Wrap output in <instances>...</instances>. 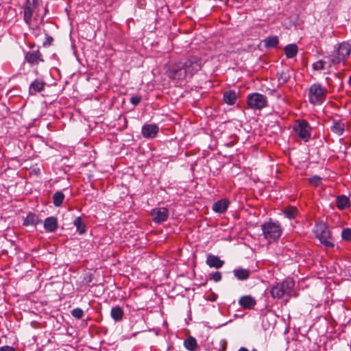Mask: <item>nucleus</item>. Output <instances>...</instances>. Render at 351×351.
<instances>
[{"instance_id":"f257e3e1","label":"nucleus","mask_w":351,"mask_h":351,"mask_svg":"<svg viewBox=\"0 0 351 351\" xmlns=\"http://www.w3.org/2000/svg\"><path fill=\"white\" fill-rule=\"evenodd\" d=\"M295 286L294 281L291 278H287L280 283L274 285L270 289L271 295L274 298H282L287 295L290 296Z\"/></svg>"},{"instance_id":"f03ea898","label":"nucleus","mask_w":351,"mask_h":351,"mask_svg":"<svg viewBox=\"0 0 351 351\" xmlns=\"http://www.w3.org/2000/svg\"><path fill=\"white\" fill-rule=\"evenodd\" d=\"M327 93L326 88L319 84H314L311 85L308 90V99L310 103L316 105L321 104L324 102Z\"/></svg>"},{"instance_id":"7ed1b4c3","label":"nucleus","mask_w":351,"mask_h":351,"mask_svg":"<svg viewBox=\"0 0 351 351\" xmlns=\"http://www.w3.org/2000/svg\"><path fill=\"white\" fill-rule=\"evenodd\" d=\"M262 230L264 237L269 242L276 241L281 235V228L275 222L269 221L262 225Z\"/></svg>"},{"instance_id":"20e7f679","label":"nucleus","mask_w":351,"mask_h":351,"mask_svg":"<svg viewBox=\"0 0 351 351\" xmlns=\"http://www.w3.org/2000/svg\"><path fill=\"white\" fill-rule=\"evenodd\" d=\"M350 45L346 42L339 44L337 50L330 56L331 65L338 64L341 61L346 60L350 54Z\"/></svg>"},{"instance_id":"39448f33","label":"nucleus","mask_w":351,"mask_h":351,"mask_svg":"<svg viewBox=\"0 0 351 351\" xmlns=\"http://www.w3.org/2000/svg\"><path fill=\"white\" fill-rule=\"evenodd\" d=\"M167 75L174 80H184L189 76L182 62H178L170 66L167 71Z\"/></svg>"},{"instance_id":"423d86ee","label":"nucleus","mask_w":351,"mask_h":351,"mask_svg":"<svg viewBox=\"0 0 351 351\" xmlns=\"http://www.w3.org/2000/svg\"><path fill=\"white\" fill-rule=\"evenodd\" d=\"M317 235L320 242L326 247H332L333 243L331 241L330 232L325 223H320L317 226Z\"/></svg>"},{"instance_id":"0eeeda50","label":"nucleus","mask_w":351,"mask_h":351,"mask_svg":"<svg viewBox=\"0 0 351 351\" xmlns=\"http://www.w3.org/2000/svg\"><path fill=\"white\" fill-rule=\"evenodd\" d=\"M189 77H191L195 73L199 71L202 66V61L197 57L192 56L182 62Z\"/></svg>"},{"instance_id":"6e6552de","label":"nucleus","mask_w":351,"mask_h":351,"mask_svg":"<svg viewBox=\"0 0 351 351\" xmlns=\"http://www.w3.org/2000/svg\"><path fill=\"white\" fill-rule=\"evenodd\" d=\"M267 98L259 93H252L247 97V104L253 109H261L266 106Z\"/></svg>"},{"instance_id":"1a4fd4ad","label":"nucleus","mask_w":351,"mask_h":351,"mask_svg":"<svg viewBox=\"0 0 351 351\" xmlns=\"http://www.w3.org/2000/svg\"><path fill=\"white\" fill-rule=\"evenodd\" d=\"M38 7V0H27V3L24 9V21L26 23H31L33 14L36 12Z\"/></svg>"},{"instance_id":"9d476101","label":"nucleus","mask_w":351,"mask_h":351,"mask_svg":"<svg viewBox=\"0 0 351 351\" xmlns=\"http://www.w3.org/2000/svg\"><path fill=\"white\" fill-rule=\"evenodd\" d=\"M151 215L153 221L159 223L167 220L169 216V213L166 208H156L152 210Z\"/></svg>"},{"instance_id":"9b49d317","label":"nucleus","mask_w":351,"mask_h":351,"mask_svg":"<svg viewBox=\"0 0 351 351\" xmlns=\"http://www.w3.org/2000/svg\"><path fill=\"white\" fill-rule=\"evenodd\" d=\"M293 132H310L312 128L305 120H296L293 125Z\"/></svg>"},{"instance_id":"f8f14e48","label":"nucleus","mask_w":351,"mask_h":351,"mask_svg":"<svg viewBox=\"0 0 351 351\" xmlns=\"http://www.w3.org/2000/svg\"><path fill=\"white\" fill-rule=\"evenodd\" d=\"M256 300L250 295L242 296L239 300V305L244 308H252L256 304Z\"/></svg>"},{"instance_id":"ddd939ff","label":"nucleus","mask_w":351,"mask_h":351,"mask_svg":"<svg viewBox=\"0 0 351 351\" xmlns=\"http://www.w3.org/2000/svg\"><path fill=\"white\" fill-rule=\"evenodd\" d=\"M25 60L32 64H38L40 61H43V60L41 59V53L39 51H33L27 53Z\"/></svg>"},{"instance_id":"4468645a","label":"nucleus","mask_w":351,"mask_h":351,"mask_svg":"<svg viewBox=\"0 0 351 351\" xmlns=\"http://www.w3.org/2000/svg\"><path fill=\"white\" fill-rule=\"evenodd\" d=\"M206 263L210 267L219 269L223 266L224 263L218 256L209 254L207 256Z\"/></svg>"},{"instance_id":"2eb2a0df","label":"nucleus","mask_w":351,"mask_h":351,"mask_svg":"<svg viewBox=\"0 0 351 351\" xmlns=\"http://www.w3.org/2000/svg\"><path fill=\"white\" fill-rule=\"evenodd\" d=\"M45 83L43 80H35L29 86V93L34 95L43 90Z\"/></svg>"},{"instance_id":"dca6fc26","label":"nucleus","mask_w":351,"mask_h":351,"mask_svg":"<svg viewBox=\"0 0 351 351\" xmlns=\"http://www.w3.org/2000/svg\"><path fill=\"white\" fill-rule=\"evenodd\" d=\"M237 93L234 90H230L223 93V101L228 105H234L237 101Z\"/></svg>"},{"instance_id":"f3484780","label":"nucleus","mask_w":351,"mask_h":351,"mask_svg":"<svg viewBox=\"0 0 351 351\" xmlns=\"http://www.w3.org/2000/svg\"><path fill=\"white\" fill-rule=\"evenodd\" d=\"M44 228L48 232H53L58 228L56 218L53 217H48L45 220Z\"/></svg>"},{"instance_id":"a211bd4d","label":"nucleus","mask_w":351,"mask_h":351,"mask_svg":"<svg viewBox=\"0 0 351 351\" xmlns=\"http://www.w3.org/2000/svg\"><path fill=\"white\" fill-rule=\"evenodd\" d=\"M228 202L225 199H221L213 205V210L216 213H223L228 208Z\"/></svg>"},{"instance_id":"6ab92c4d","label":"nucleus","mask_w":351,"mask_h":351,"mask_svg":"<svg viewBox=\"0 0 351 351\" xmlns=\"http://www.w3.org/2000/svg\"><path fill=\"white\" fill-rule=\"evenodd\" d=\"M298 51V47L295 44H289L285 47V53L287 58L295 57Z\"/></svg>"},{"instance_id":"aec40b11","label":"nucleus","mask_w":351,"mask_h":351,"mask_svg":"<svg viewBox=\"0 0 351 351\" xmlns=\"http://www.w3.org/2000/svg\"><path fill=\"white\" fill-rule=\"evenodd\" d=\"M184 346L189 351H195L197 348V341L193 337L189 336L184 340Z\"/></svg>"},{"instance_id":"412c9836","label":"nucleus","mask_w":351,"mask_h":351,"mask_svg":"<svg viewBox=\"0 0 351 351\" xmlns=\"http://www.w3.org/2000/svg\"><path fill=\"white\" fill-rule=\"evenodd\" d=\"M41 223V220L38 219V217L34 213H29L27 215L26 218L24 220V225H36L38 223Z\"/></svg>"},{"instance_id":"4be33fe9","label":"nucleus","mask_w":351,"mask_h":351,"mask_svg":"<svg viewBox=\"0 0 351 351\" xmlns=\"http://www.w3.org/2000/svg\"><path fill=\"white\" fill-rule=\"evenodd\" d=\"M235 277L240 280H246L250 276V271L245 269L240 268L234 270Z\"/></svg>"},{"instance_id":"5701e85b","label":"nucleus","mask_w":351,"mask_h":351,"mask_svg":"<svg viewBox=\"0 0 351 351\" xmlns=\"http://www.w3.org/2000/svg\"><path fill=\"white\" fill-rule=\"evenodd\" d=\"M337 206L339 209L343 210L349 206V199L345 195H340L337 198Z\"/></svg>"},{"instance_id":"b1692460","label":"nucleus","mask_w":351,"mask_h":351,"mask_svg":"<svg viewBox=\"0 0 351 351\" xmlns=\"http://www.w3.org/2000/svg\"><path fill=\"white\" fill-rule=\"evenodd\" d=\"M123 315V310L119 306L113 307L111 310V316L116 321L122 319Z\"/></svg>"},{"instance_id":"393cba45","label":"nucleus","mask_w":351,"mask_h":351,"mask_svg":"<svg viewBox=\"0 0 351 351\" xmlns=\"http://www.w3.org/2000/svg\"><path fill=\"white\" fill-rule=\"evenodd\" d=\"M265 46L266 47H274L278 43V38L277 36H269L264 40Z\"/></svg>"},{"instance_id":"a878e982","label":"nucleus","mask_w":351,"mask_h":351,"mask_svg":"<svg viewBox=\"0 0 351 351\" xmlns=\"http://www.w3.org/2000/svg\"><path fill=\"white\" fill-rule=\"evenodd\" d=\"M64 194L58 191L55 193L53 195V202L56 206H60L64 200Z\"/></svg>"},{"instance_id":"bb28decb","label":"nucleus","mask_w":351,"mask_h":351,"mask_svg":"<svg viewBox=\"0 0 351 351\" xmlns=\"http://www.w3.org/2000/svg\"><path fill=\"white\" fill-rule=\"evenodd\" d=\"M278 81L280 84H284L289 80V75L287 71H282L277 73Z\"/></svg>"},{"instance_id":"cd10ccee","label":"nucleus","mask_w":351,"mask_h":351,"mask_svg":"<svg viewBox=\"0 0 351 351\" xmlns=\"http://www.w3.org/2000/svg\"><path fill=\"white\" fill-rule=\"evenodd\" d=\"M285 216L289 219H293L298 213V210L295 207L289 206L284 210Z\"/></svg>"},{"instance_id":"c85d7f7f","label":"nucleus","mask_w":351,"mask_h":351,"mask_svg":"<svg viewBox=\"0 0 351 351\" xmlns=\"http://www.w3.org/2000/svg\"><path fill=\"white\" fill-rule=\"evenodd\" d=\"M74 225L76 226L77 230L80 234L85 232V225L80 217H77L75 219Z\"/></svg>"},{"instance_id":"c756f323","label":"nucleus","mask_w":351,"mask_h":351,"mask_svg":"<svg viewBox=\"0 0 351 351\" xmlns=\"http://www.w3.org/2000/svg\"><path fill=\"white\" fill-rule=\"evenodd\" d=\"M159 128L155 124H146L143 127L142 132H158Z\"/></svg>"},{"instance_id":"7c9ffc66","label":"nucleus","mask_w":351,"mask_h":351,"mask_svg":"<svg viewBox=\"0 0 351 351\" xmlns=\"http://www.w3.org/2000/svg\"><path fill=\"white\" fill-rule=\"evenodd\" d=\"M333 132H343L345 130V124L341 122H335L331 128Z\"/></svg>"},{"instance_id":"2f4dec72","label":"nucleus","mask_w":351,"mask_h":351,"mask_svg":"<svg viewBox=\"0 0 351 351\" xmlns=\"http://www.w3.org/2000/svg\"><path fill=\"white\" fill-rule=\"evenodd\" d=\"M341 237L345 241H351V228H344L342 230Z\"/></svg>"},{"instance_id":"473e14b6","label":"nucleus","mask_w":351,"mask_h":351,"mask_svg":"<svg viewBox=\"0 0 351 351\" xmlns=\"http://www.w3.org/2000/svg\"><path fill=\"white\" fill-rule=\"evenodd\" d=\"M309 182L313 186H319L321 184L322 178L317 176L310 178Z\"/></svg>"},{"instance_id":"72a5a7b5","label":"nucleus","mask_w":351,"mask_h":351,"mask_svg":"<svg viewBox=\"0 0 351 351\" xmlns=\"http://www.w3.org/2000/svg\"><path fill=\"white\" fill-rule=\"evenodd\" d=\"M71 315L77 319H80L83 317L84 312L81 308H77L71 311Z\"/></svg>"},{"instance_id":"f704fd0d","label":"nucleus","mask_w":351,"mask_h":351,"mask_svg":"<svg viewBox=\"0 0 351 351\" xmlns=\"http://www.w3.org/2000/svg\"><path fill=\"white\" fill-rule=\"evenodd\" d=\"M324 61L319 60L313 64V68L317 71L323 70L324 69Z\"/></svg>"},{"instance_id":"c9c22d12","label":"nucleus","mask_w":351,"mask_h":351,"mask_svg":"<svg viewBox=\"0 0 351 351\" xmlns=\"http://www.w3.org/2000/svg\"><path fill=\"white\" fill-rule=\"evenodd\" d=\"M298 138L303 140L304 142H307L311 138V133H297Z\"/></svg>"},{"instance_id":"e433bc0d","label":"nucleus","mask_w":351,"mask_h":351,"mask_svg":"<svg viewBox=\"0 0 351 351\" xmlns=\"http://www.w3.org/2000/svg\"><path fill=\"white\" fill-rule=\"evenodd\" d=\"M141 101V97L133 96L130 98V103L134 106H137Z\"/></svg>"},{"instance_id":"4c0bfd02","label":"nucleus","mask_w":351,"mask_h":351,"mask_svg":"<svg viewBox=\"0 0 351 351\" xmlns=\"http://www.w3.org/2000/svg\"><path fill=\"white\" fill-rule=\"evenodd\" d=\"M211 279L215 282H219L221 279V274L219 271L215 272L211 277Z\"/></svg>"},{"instance_id":"58836bf2","label":"nucleus","mask_w":351,"mask_h":351,"mask_svg":"<svg viewBox=\"0 0 351 351\" xmlns=\"http://www.w3.org/2000/svg\"><path fill=\"white\" fill-rule=\"evenodd\" d=\"M145 138H154L157 133H143Z\"/></svg>"},{"instance_id":"ea45409f","label":"nucleus","mask_w":351,"mask_h":351,"mask_svg":"<svg viewBox=\"0 0 351 351\" xmlns=\"http://www.w3.org/2000/svg\"><path fill=\"white\" fill-rule=\"evenodd\" d=\"M0 351H14V348L10 346H3Z\"/></svg>"},{"instance_id":"a19ab883","label":"nucleus","mask_w":351,"mask_h":351,"mask_svg":"<svg viewBox=\"0 0 351 351\" xmlns=\"http://www.w3.org/2000/svg\"><path fill=\"white\" fill-rule=\"evenodd\" d=\"M52 41H53V38H52V37H51V36H48V37L47 38V41L44 43V45H51V42H52Z\"/></svg>"},{"instance_id":"79ce46f5","label":"nucleus","mask_w":351,"mask_h":351,"mask_svg":"<svg viewBox=\"0 0 351 351\" xmlns=\"http://www.w3.org/2000/svg\"><path fill=\"white\" fill-rule=\"evenodd\" d=\"M239 351H248V350L245 348H241Z\"/></svg>"},{"instance_id":"37998d69","label":"nucleus","mask_w":351,"mask_h":351,"mask_svg":"<svg viewBox=\"0 0 351 351\" xmlns=\"http://www.w3.org/2000/svg\"><path fill=\"white\" fill-rule=\"evenodd\" d=\"M36 173H38L40 172V169H34L33 170Z\"/></svg>"},{"instance_id":"c03bdc74","label":"nucleus","mask_w":351,"mask_h":351,"mask_svg":"<svg viewBox=\"0 0 351 351\" xmlns=\"http://www.w3.org/2000/svg\"><path fill=\"white\" fill-rule=\"evenodd\" d=\"M349 82H350V84H351V76L350 77Z\"/></svg>"},{"instance_id":"a18cd8bd","label":"nucleus","mask_w":351,"mask_h":351,"mask_svg":"<svg viewBox=\"0 0 351 351\" xmlns=\"http://www.w3.org/2000/svg\"><path fill=\"white\" fill-rule=\"evenodd\" d=\"M252 351H256V350H252Z\"/></svg>"}]
</instances>
